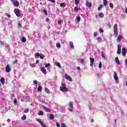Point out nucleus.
<instances>
[{"label":"nucleus","instance_id":"423d86ee","mask_svg":"<svg viewBox=\"0 0 127 127\" xmlns=\"http://www.w3.org/2000/svg\"><path fill=\"white\" fill-rule=\"evenodd\" d=\"M121 52H122V46H121V45H118L117 48V54L120 55Z\"/></svg>","mask_w":127,"mask_h":127},{"label":"nucleus","instance_id":"b1692460","mask_svg":"<svg viewBox=\"0 0 127 127\" xmlns=\"http://www.w3.org/2000/svg\"><path fill=\"white\" fill-rule=\"evenodd\" d=\"M55 65L59 67V68H62L61 64L60 63H55Z\"/></svg>","mask_w":127,"mask_h":127},{"label":"nucleus","instance_id":"412c9836","mask_svg":"<svg viewBox=\"0 0 127 127\" xmlns=\"http://www.w3.org/2000/svg\"><path fill=\"white\" fill-rule=\"evenodd\" d=\"M103 7H104V5L103 4H99V6L98 8V10H101Z\"/></svg>","mask_w":127,"mask_h":127},{"label":"nucleus","instance_id":"58836bf2","mask_svg":"<svg viewBox=\"0 0 127 127\" xmlns=\"http://www.w3.org/2000/svg\"><path fill=\"white\" fill-rule=\"evenodd\" d=\"M28 112H29V110L28 109H27L24 111V114H27V113H28Z\"/></svg>","mask_w":127,"mask_h":127},{"label":"nucleus","instance_id":"9d476101","mask_svg":"<svg viewBox=\"0 0 127 127\" xmlns=\"http://www.w3.org/2000/svg\"><path fill=\"white\" fill-rule=\"evenodd\" d=\"M5 72L6 73H9L10 72V66H9V65L7 64L5 68Z\"/></svg>","mask_w":127,"mask_h":127},{"label":"nucleus","instance_id":"aec40b11","mask_svg":"<svg viewBox=\"0 0 127 127\" xmlns=\"http://www.w3.org/2000/svg\"><path fill=\"white\" fill-rule=\"evenodd\" d=\"M103 5L106 6V5H108V0H103Z\"/></svg>","mask_w":127,"mask_h":127},{"label":"nucleus","instance_id":"473e14b6","mask_svg":"<svg viewBox=\"0 0 127 127\" xmlns=\"http://www.w3.org/2000/svg\"><path fill=\"white\" fill-rule=\"evenodd\" d=\"M56 47H57V48H61V45L60 44V43H57L56 44Z\"/></svg>","mask_w":127,"mask_h":127},{"label":"nucleus","instance_id":"a878e982","mask_svg":"<svg viewBox=\"0 0 127 127\" xmlns=\"http://www.w3.org/2000/svg\"><path fill=\"white\" fill-rule=\"evenodd\" d=\"M109 6L111 8V9H114V4H113V3H110L109 4Z\"/></svg>","mask_w":127,"mask_h":127},{"label":"nucleus","instance_id":"0e129e2a","mask_svg":"<svg viewBox=\"0 0 127 127\" xmlns=\"http://www.w3.org/2000/svg\"><path fill=\"white\" fill-rule=\"evenodd\" d=\"M36 64H38V63H39V60H37L36 62Z\"/></svg>","mask_w":127,"mask_h":127},{"label":"nucleus","instance_id":"0eeeda50","mask_svg":"<svg viewBox=\"0 0 127 127\" xmlns=\"http://www.w3.org/2000/svg\"><path fill=\"white\" fill-rule=\"evenodd\" d=\"M122 54L123 56H126V55H127V48H122Z\"/></svg>","mask_w":127,"mask_h":127},{"label":"nucleus","instance_id":"49530a36","mask_svg":"<svg viewBox=\"0 0 127 127\" xmlns=\"http://www.w3.org/2000/svg\"><path fill=\"white\" fill-rule=\"evenodd\" d=\"M14 105H16V104H17V100H16V99H14Z\"/></svg>","mask_w":127,"mask_h":127},{"label":"nucleus","instance_id":"1a4fd4ad","mask_svg":"<svg viewBox=\"0 0 127 127\" xmlns=\"http://www.w3.org/2000/svg\"><path fill=\"white\" fill-rule=\"evenodd\" d=\"M64 77L66 80H68V81H70V82H72V78H71L70 76L68 75V74H65L64 75Z\"/></svg>","mask_w":127,"mask_h":127},{"label":"nucleus","instance_id":"ea45409f","mask_svg":"<svg viewBox=\"0 0 127 127\" xmlns=\"http://www.w3.org/2000/svg\"><path fill=\"white\" fill-rule=\"evenodd\" d=\"M74 1L75 2V4L77 5V4H79V0H74Z\"/></svg>","mask_w":127,"mask_h":127},{"label":"nucleus","instance_id":"f03ea898","mask_svg":"<svg viewBox=\"0 0 127 127\" xmlns=\"http://www.w3.org/2000/svg\"><path fill=\"white\" fill-rule=\"evenodd\" d=\"M14 12L16 14V16H17L18 17H20L21 15V10H20L18 8H15L14 10Z\"/></svg>","mask_w":127,"mask_h":127},{"label":"nucleus","instance_id":"a18cd8bd","mask_svg":"<svg viewBox=\"0 0 127 127\" xmlns=\"http://www.w3.org/2000/svg\"><path fill=\"white\" fill-rule=\"evenodd\" d=\"M50 66V64H47L45 65V68H47V67H49Z\"/></svg>","mask_w":127,"mask_h":127},{"label":"nucleus","instance_id":"4d7b16f0","mask_svg":"<svg viewBox=\"0 0 127 127\" xmlns=\"http://www.w3.org/2000/svg\"><path fill=\"white\" fill-rule=\"evenodd\" d=\"M18 26H19L20 27H21V24L20 23H18Z\"/></svg>","mask_w":127,"mask_h":127},{"label":"nucleus","instance_id":"a19ab883","mask_svg":"<svg viewBox=\"0 0 127 127\" xmlns=\"http://www.w3.org/2000/svg\"><path fill=\"white\" fill-rule=\"evenodd\" d=\"M33 83H34V85H37L38 81H37V80H34Z\"/></svg>","mask_w":127,"mask_h":127},{"label":"nucleus","instance_id":"6e6d98bb","mask_svg":"<svg viewBox=\"0 0 127 127\" xmlns=\"http://www.w3.org/2000/svg\"><path fill=\"white\" fill-rule=\"evenodd\" d=\"M24 98V97H21V101H22V102H23V101H24V100L23 99Z\"/></svg>","mask_w":127,"mask_h":127},{"label":"nucleus","instance_id":"09e8293b","mask_svg":"<svg viewBox=\"0 0 127 127\" xmlns=\"http://www.w3.org/2000/svg\"><path fill=\"white\" fill-rule=\"evenodd\" d=\"M5 15H6V16H7V17H8L9 18L10 17V15L8 13H6Z\"/></svg>","mask_w":127,"mask_h":127},{"label":"nucleus","instance_id":"f704fd0d","mask_svg":"<svg viewBox=\"0 0 127 127\" xmlns=\"http://www.w3.org/2000/svg\"><path fill=\"white\" fill-rule=\"evenodd\" d=\"M61 22H62V21L61 20H59L58 21V25H61Z\"/></svg>","mask_w":127,"mask_h":127},{"label":"nucleus","instance_id":"8fccbe9b","mask_svg":"<svg viewBox=\"0 0 127 127\" xmlns=\"http://www.w3.org/2000/svg\"><path fill=\"white\" fill-rule=\"evenodd\" d=\"M60 6H65V4L64 3H62L60 4Z\"/></svg>","mask_w":127,"mask_h":127},{"label":"nucleus","instance_id":"2eb2a0df","mask_svg":"<svg viewBox=\"0 0 127 127\" xmlns=\"http://www.w3.org/2000/svg\"><path fill=\"white\" fill-rule=\"evenodd\" d=\"M114 80H115V81H118V80H119V77H118L116 72H114Z\"/></svg>","mask_w":127,"mask_h":127},{"label":"nucleus","instance_id":"864d4df0","mask_svg":"<svg viewBox=\"0 0 127 127\" xmlns=\"http://www.w3.org/2000/svg\"><path fill=\"white\" fill-rule=\"evenodd\" d=\"M48 1H52V2H55V0H48Z\"/></svg>","mask_w":127,"mask_h":127},{"label":"nucleus","instance_id":"e2e57ef3","mask_svg":"<svg viewBox=\"0 0 127 127\" xmlns=\"http://www.w3.org/2000/svg\"><path fill=\"white\" fill-rule=\"evenodd\" d=\"M46 20L47 22H48V21H49V18H46Z\"/></svg>","mask_w":127,"mask_h":127},{"label":"nucleus","instance_id":"79ce46f5","mask_svg":"<svg viewBox=\"0 0 127 127\" xmlns=\"http://www.w3.org/2000/svg\"><path fill=\"white\" fill-rule=\"evenodd\" d=\"M125 66L126 68H127V59L125 60Z\"/></svg>","mask_w":127,"mask_h":127},{"label":"nucleus","instance_id":"72a5a7b5","mask_svg":"<svg viewBox=\"0 0 127 127\" xmlns=\"http://www.w3.org/2000/svg\"><path fill=\"white\" fill-rule=\"evenodd\" d=\"M26 119V116L25 115H23L21 118L22 121H24Z\"/></svg>","mask_w":127,"mask_h":127},{"label":"nucleus","instance_id":"c756f323","mask_svg":"<svg viewBox=\"0 0 127 127\" xmlns=\"http://www.w3.org/2000/svg\"><path fill=\"white\" fill-rule=\"evenodd\" d=\"M22 42H23V43H25V42H26V38L25 37L22 38Z\"/></svg>","mask_w":127,"mask_h":127},{"label":"nucleus","instance_id":"bb28decb","mask_svg":"<svg viewBox=\"0 0 127 127\" xmlns=\"http://www.w3.org/2000/svg\"><path fill=\"white\" fill-rule=\"evenodd\" d=\"M38 92H41V91H42V87L39 86L38 87Z\"/></svg>","mask_w":127,"mask_h":127},{"label":"nucleus","instance_id":"f3484780","mask_svg":"<svg viewBox=\"0 0 127 127\" xmlns=\"http://www.w3.org/2000/svg\"><path fill=\"white\" fill-rule=\"evenodd\" d=\"M85 5L87 7H92V5H93V4L92 3H90L89 2H87L85 3Z\"/></svg>","mask_w":127,"mask_h":127},{"label":"nucleus","instance_id":"393cba45","mask_svg":"<svg viewBox=\"0 0 127 127\" xmlns=\"http://www.w3.org/2000/svg\"><path fill=\"white\" fill-rule=\"evenodd\" d=\"M76 19L77 22H80V20H81V17H80V16H78L76 17Z\"/></svg>","mask_w":127,"mask_h":127},{"label":"nucleus","instance_id":"9b49d317","mask_svg":"<svg viewBox=\"0 0 127 127\" xmlns=\"http://www.w3.org/2000/svg\"><path fill=\"white\" fill-rule=\"evenodd\" d=\"M41 72H42V73H43L45 75H46V74L47 73V71H46V69L45 68V67H43L41 68Z\"/></svg>","mask_w":127,"mask_h":127},{"label":"nucleus","instance_id":"7ed1b4c3","mask_svg":"<svg viewBox=\"0 0 127 127\" xmlns=\"http://www.w3.org/2000/svg\"><path fill=\"white\" fill-rule=\"evenodd\" d=\"M114 32L116 37H118V25L117 24L114 26Z\"/></svg>","mask_w":127,"mask_h":127},{"label":"nucleus","instance_id":"c9c22d12","mask_svg":"<svg viewBox=\"0 0 127 127\" xmlns=\"http://www.w3.org/2000/svg\"><path fill=\"white\" fill-rule=\"evenodd\" d=\"M61 126L62 127H67V126H66V125L64 123H62Z\"/></svg>","mask_w":127,"mask_h":127},{"label":"nucleus","instance_id":"ddd939ff","mask_svg":"<svg viewBox=\"0 0 127 127\" xmlns=\"http://www.w3.org/2000/svg\"><path fill=\"white\" fill-rule=\"evenodd\" d=\"M78 62L81 64H85V60L84 59H78Z\"/></svg>","mask_w":127,"mask_h":127},{"label":"nucleus","instance_id":"de8ad7c7","mask_svg":"<svg viewBox=\"0 0 127 127\" xmlns=\"http://www.w3.org/2000/svg\"><path fill=\"white\" fill-rule=\"evenodd\" d=\"M40 59H44V56L40 55Z\"/></svg>","mask_w":127,"mask_h":127},{"label":"nucleus","instance_id":"4c0bfd02","mask_svg":"<svg viewBox=\"0 0 127 127\" xmlns=\"http://www.w3.org/2000/svg\"><path fill=\"white\" fill-rule=\"evenodd\" d=\"M97 40H98V41L99 42H101V41H102V38L99 37L97 38Z\"/></svg>","mask_w":127,"mask_h":127},{"label":"nucleus","instance_id":"f8f14e48","mask_svg":"<svg viewBox=\"0 0 127 127\" xmlns=\"http://www.w3.org/2000/svg\"><path fill=\"white\" fill-rule=\"evenodd\" d=\"M123 38L124 37H123V36H122V35H119L117 37V42H120V41H121Z\"/></svg>","mask_w":127,"mask_h":127},{"label":"nucleus","instance_id":"052dcab7","mask_svg":"<svg viewBox=\"0 0 127 127\" xmlns=\"http://www.w3.org/2000/svg\"><path fill=\"white\" fill-rule=\"evenodd\" d=\"M44 12L45 14H46V15L47 14V11H46V10H44Z\"/></svg>","mask_w":127,"mask_h":127},{"label":"nucleus","instance_id":"6ab92c4d","mask_svg":"<svg viewBox=\"0 0 127 127\" xmlns=\"http://www.w3.org/2000/svg\"><path fill=\"white\" fill-rule=\"evenodd\" d=\"M79 10H81V8L80 7H78L77 6L74 7V11H75V12H77Z\"/></svg>","mask_w":127,"mask_h":127},{"label":"nucleus","instance_id":"6e6552de","mask_svg":"<svg viewBox=\"0 0 127 127\" xmlns=\"http://www.w3.org/2000/svg\"><path fill=\"white\" fill-rule=\"evenodd\" d=\"M90 66L93 67L94 66V62H95V59L93 58H90Z\"/></svg>","mask_w":127,"mask_h":127},{"label":"nucleus","instance_id":"cd10ccee","mask_svg":"<svg viewBox=\"0 0 127 127\" xmlns=\"http://www.w3.org/2000/svg\"><path fill=\"white\" fill-rule=\"evenodd\" d=\"M49 119L50 120H53L54 119V116L52 114H50Z\"/></svg>","mask_w":127,"mask_h":127},{"label":"nucleus","instance_id":"4468645a","mask_svg":"<svg viewBox=\"0 0 127 127\" xmlns=\"http://www.w3.org/2000/svg\"><path fill=\"white\" fill-rule=\"evenodd\" d=\"M37 121L38 123H40V124L41 125V126L42 127H46V126L45 125H44V124H43V123H42V122H41L40 120L37 119Z\"/></svg>","mask_w":127,"mask_h":127},{"label":"nucleus","instance_id":"338daca9","mask_svg":"<svg viewBox=\"0 0 127 127\" xmlns=\"http://www.w3.org/2000/svg\"><path fill=\"white\" fill-rule=\"evenodd\" d=\"M125 12H126V13H127V8H126Z\"/></svg>","mask_w":127,"mask_h":127},{"label":"nucleus","instance_id":"37998d69","mask_svg":"<svg viewBox=\"0 0 127 127\" xmlns=\"http://www.w3.org/2000/svg\"><path fill=\"white\" fill-rule=\"evenodd\" d=\"M99 68L100 69H101L102 68V63H99Z\"/></svg>","mask_w":127,"mask_h":127},{"label":"nucleus","instance_id":"dca6fc26","mask_svg":"<svg viewBox=\"0 0 127 127\" xmlns=\"http://www.w3.org/2000/svg\"><path fill=\"white\" fill-rule=\"evenodd\" d=\"M115 62L118 64V65H121V62H120V60H119L118 57L115 58Z\"/></svg>","mask_w":127,"mask_h":127},{"label":"nucleus","instance_id":"4be33fe9","mask_svg":"<svg viewBox=\"0 0 127 127\" xmlns=\"http://www.w3.org/2000/svg\"><path fill=\"white\" fill-rule=\"evenodd\" d=\"M0 82L1 83L2 85H4V78H1L0 79Z\"/></svg>","mask_w":127,"mask_h":127},{"label":"nucleus","instance_id":"7c9ffc66","mask_svg":"<svg viewBox=\"0 0 127 127\" xmlns=\"http://www.w3.org/2000/svg\"><path fill=\"white\" fill-rule=\"evenodd\" d=\"M39 116H43V112L42 111H40L38 114Z\"/></svg>","mask_w":127,"mask_h":127},{"label":"nucleus","instance_id":"774afa93","mask_svg":"<svg viewBox=\"0 0 127 127\" xmlns=\"http://www.w3.org/2000/svg\"><path fill=\"white\" fill-rule=\"evenodd\" d=\"M98 15H96L95 16V17H96V18H98Z\"/></svg>","mask_w":127,"mask_h":127},{"label":"nucleus","instance_id":"f257e3e1","mask_svg":"<svg viewBox=\"0 0 127 127\" xmlns=\"http://www.w3.org/2000/svg\"><path fill=\"white\" fill-rule=\"evenodd\" d=\"M60 89L62 92H68V89L66 88L65 83H62V86H60Z\"/></svg>","mask_w":127,"mask_h":127},{"label":"nucleus","instance_id":"e433bc0d","mask_svg":"<svg viewBox=\"0 0 127 127\" xmlns=\"http://www.w3.org/2000/svg\"><path fill=\"white\" fill-rule=\"evenodd\" d=\"M30 65L32 68H34V67H35V64H30Z\"/></svg>","mask_w":127,"mask_h":127},{"label":"nucleus","instance_id":"3c124183","mask_svg":"<svg viewBox=\"0 0 127 127\" xmlns=\"http://www.w3.org/2000/svg\"><path fill=\"white\" fill-rule=\"evenodd\" d=\"M103 32H104V30H103V29H100V33H103Z\"/></svg>","mask_w":127,"mask_h":127},{"label":"nucleus","instance_id":"c85d7f7f","mask_svg":"<svg viewBox=\"0 0 127 127\" xmlns=\"http://www.w3.org/2000/svg\"><path fill=\"white\" fill-rule=\"evenodd\" d=\"M45 92L47 93L48 94H50V91L48 89V88H45Z\"/></svg>","mask_w":127,"mask_h":127},{"label":"nucleus","instance_id":"69168bd1","mask_svg":"<svg viewBox=\"0 0 127 127\" xmlns=\"http://www.w3.org/2000/svg\"><path fill=\"white\" fill-rule=\"evenodd\" d=\"M7 122H8V123H9L10 122V120H9V119H7Z\"/></svg>","mask_w":127,"mask_h":127},{"label":"nucleus","instance_id":"39448f33","mask_svg":"<svg viewBox=\"0 0 127 127\" xmlns=\"http://www.w3.org/2000/svg\"><path fill=\"white\" fill-rule=\"evenodd\" d=\"M68 107V111H69L70 112H73L74 108L73 107V103L72 102H69Z\"/></svg>","mask_w":127,"mask_h":127},{"label":"nucleus","instance_id":"c03bdc74","mask_svg":"<svg viewBox=\"0 0 127 127\" xmlns=\"http://www.w3.org/2000/svg\"><path fill=\"white\" fill-rule=\"evenodd\" d=\"M40 54H39V53H37L36 54V57H40Z\"/></svg>","mask_w":127,"mask_h":127},{"label":"nucleus","instance_id":"2f4dec72","mask_svg":"<svg viewBox=\"0 0 127 127\" xmlns=\"http://www.w3.org/2000/svg\"><path fill=\"white\" fill-rule=\"evenodd\" d=\"M99 17L103 18V17H104V14L103 13H99Z\"/></svg>","mask_w":127,"mask_h":127},{"label":"nucleus","instance_id":"5fc2aeb1","mask_svg":"<svg viewBox=\"0 0 127 127\" xmlns=\"http://www.w3.org/2000/svg\"><path fill=\"white\" fill-rule=\"evenodd\" d=\"M57 127H60V124L58 122H57Z\"/></svg>","mask_w":127,"mask_h":127},{"label":"nucleus","instance_id":"a211bd4d","mask_svg":"<svg viewBox=\"0 0 127 127\" xmlns=\"http://www.w3.org/2000/svg\"><path fill=\"white\" fill-rule=\"evenodd\" d=\"M43 109L44 110H45L46 112H47V113H50L51 110L49 108H47L45 106H43Z\"/></svg>","mask_w":127,"mask_h":127},{"label":"nucleus","instance_id":"13d9d810","mask_svg":"<svg viewBox=\"0 0 127 127\" xmlns=\"http://www.w3.org/2000/svg\"><path fill=\"white\" fill-rule=\"evenodd\" d=\"M101 56L103 58H105V55H104V54H102Z\"/></svg>","mask_w":127,"mask_h":127},{"label":"nucleus","instance_id":"680f3d73","mask_svg":"<svg viewBox=\"0 0 127 127\" xmlns=\"http://www.w3.org/2000/svg\"><path fill=\"white\" fill-rule=\"evenodd\" d=\"M77 69L80 70H81V68L80 67V66H78L77 67Z\"/></svg>","mask_w":127,"mask_h":127},{"label":"nucleus","instance_id":"603ef678","mask_svg":"<svg viewBox=\"0 0 127 127\" xmlns=\"http://www.w3.org/2000/svg\"><path fill=\"white\" fill-rule=\"evenodd\" d=\"M97 35H98V33H97V32H95V33H94V36L95 37H96L97 36Z\"/></svg>","mask_w":127,"mask_h":127},{"label":"nucleus","instance_id":"bf43d9fd","mask_svg":"<svg viewBox=\"0 0 127 127\" xmlns=\"http://www.w3.org/2000/svg\"><path fill=\"white\" fill-rule=\"evenodd\" d=\"M13 63H14V64L17 63V60H16L15 61L13 62Z\"/></svg>","mask_w":127,"mask_h":127},{"label":"nucleus","instance_id":"20e7f679","mask_svg":"<svg viewBox=\"0 0 127 127\" xmlns=\"http://www.w3.org/2000/svg\"><path fill=\"white\" fill-rule=\"evenodd\" d=\"M11 1L13 4L14 6H16V7H18L19 6V2L16 0H11Z\"/></svg>","mask_w":127,"mask_h":127},{"label":"nucleus","instance_id":"5701e85b","mask_svg":"<svg viewBox=\"0 0 127 127\" xmlns=\"http://www.w3.org/2000/svg\"><path fill=\"white\" fill-rule=\"evenodd\" d=\"M69 45H70V47L71 49H73V48H74V45L73 44L72 42H70Z\"/></svg>","mask_w":127,"mask_h":127}]
</instances>
